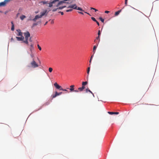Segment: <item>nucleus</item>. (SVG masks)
I'll return each instance as SVG.
<instances>
[{
	"label": "nucleus",
	"instance_id": "obj_51",
	"mask_svg": "<svg viewBox=\"0 0 159 159\" xmlns=\"http://www.w3.org/2000/svg\"><path fill=\"white\" fill-rule=\"evenodd\" d=\"M62 8H63H63H65V7H66V6H62Z\"/></svg>",
	"mask_w": 159,
	"mask_h": 159
},
{
	"label": "nucleus",
	"instance_id": "obj_2",
	"mask_svg": "<svg viewBox=\"0 0 159 159\" xmlns=\"http://www.w3.org/2000/svg\"><path fill=\"white\" fill-rule=\"evenodd\" d=\"M67 8L76 9L81 11H84L81 7H78L76 4L70 5Z\"/></svg>",
	"mask_w": 159,
	"mask_h": 159
},
{
	"label": "nucleus",
	"instance_id": "obj_20",
	"mask_svg": "<svg viewBox=\"0 0 159 159\" xmlns=\"http://www.w3.org/2000/svg\"><path fill=\"white\" fill-rule=\"evenodd\" d=\"M93 55H93H93L91 56V58H90V60H89V63H89V66H90L91 63V61H92V58H93Z\"/></svg>",
	"mask_w": 159,
	"mask_h": 159
},
{
	"label": "nucleus",
	"instance_id": "obj_15",
	"mask_svg": "<svg viewBox=\"0 0 159 159\" xmlns=\"http://www.w3.org/2000/svg\"><path fill=\"white\" fill-rule=\"evenodd\" d=\"M11 24L12 25V26L11 30L12 31H14V26L13 22L12 21L11 22Z\"/></svg>",
	"mask_w": 159,
	"mask_h": 159
},
{
	"label": "nucleus",
	"instance_id": "obj_8",
	"mask_svg": "<svg viewBox=\"0 0 159 159\" xmlns=\"http://www.w3.org/2000/svg\"><path fill=\"white\" fill-rule=\"evenodd\" d=\"M29 49L31 52L32 53L33 51L34 50V44H33V43L31 44L30 47L29 48Z\"/></svg>",
	"mask_w": 159,
	"mask_h": 159
},
{
	"label": "nucleus",
	"instance_id": "obj_50",
	"mask_svg": "<svg viewBox=\"0 0 159 159\" xmlns=\"http://www.w3.org/2000/svg\"><path fill=\"white\" fill-rule=\"evenodd\" d=\"M94 8H93V7H91V10H92V9L94 10Z\"/></svg>",
	"mask_w": 159,
	"mask_h": 159
},
{
	"label": "nucleus",
	"instance_id": "obj_41",
	"mask_svg": "<svg viewBox=\"0 0 159 159\" xmlns=\"http://www.w3.org/2000/svg\"><path fill=\"white\" fill-rule=\"evenodd\" d=\"M105 12L106 13H108L109 12V11H105Z\"/></svg>",
	"mask_w": 159,
	"mask_h": 159
},
{
	"label": "nucleus",
	"instance_id": "obj_37",
	"mask_svg": "<svg viewBox=\"0 0 159 159\" xmlns=\"http://www.w3.org/2000/svg\"><path fill=\"white\" fill-rule=\"evenodd\" d=\"M57 8H58V9H61V10L63 9L62 7H58Z\"/></svg>",
	"mask_w": 159,
	"mask_h": 159
},
{
	"label": "nucleus",
	"instance_id": "obj_47",
	"mask_svg": "<svg viewBox=\"0 0 159 159\" xmlns=\"http://www.w3.org/2000/svg\"><path fill=\"white\" fill-rule=\"evenodd\" d=\"M7 11H6L4 12V14H7Z\"/></svg>",
	"mask_w": 159,
	"mask_h": 159
},
{
	"label": "nucleus",
	"instance_id": "obj_29",
	"mask_svg": "<svg viewBox=\"0 0 159 159\" xmlns=\"http://www.w3.org/2000/svg\"><path fill=\"white\" fill-rule=\"evenodd\" d=\"M91 19L94 21L95 22V21H96V19H95V18L93 17H91Z\"/></svg>",
	"mask_w": 159,
	"mask_h": 159
},
{
	"label": "nucleus",
	"instance_id": "obj_52",
	"mask_svg": "<svg viewBox=\"0 0 159 159\" xmlns=\"http://www.w3.org/2000/svg\"><path fill=\"white\" fill-rule=\"evenodd\" d=\"M49 103H46L45 104V105H48V104H49Z\"/></svg>",
	"mask_w": 159,
	"mask_h": 159
},
{
	"label": "nucleus",
	"instance_id": "obj_46",
	"mask_svg": "<svg viewBox=\"0 0 159 159\" xmlns=\"http://www.w3.org/2000/svg\"><path fill=\"white\" fill-rule=\"evenodd\" d=\"M51 24H53L54 23V21L53 20H52L51 22Z\"/></svg>",
	"mask_w": 159,
	"mask_h": 159
},
{
	"label": "nucleus",
	"instance_id": "obj_25",
	"mask_svg": "<svg viewBox=\"0 0 159 159\" xmlns=\"http://www.w3.org/2000/svg\"><path fill=\"white\" fill-rule=\"evenodd\" d=\"M86 91L87 92L88 91H89V92H90V93H92L93 94L92 92L89 89V88H87L86 89Z\"/></svg>",
	"mask_w": 159,
	"mask_h": 159
},
{
	"label": "nucleus",
	"instance_id": "obj_44",
	"mask_svg": "<svg viewBox=\"0 0 159 159\" xmlns=\"http://www.w3.org/2000/svg\"><path fill=\"white\" fill-rule=\"evenodd\" d=\"M73 91L75 92H79V91L78 90H74Z\"/></svg>",
	"mask_w": 159,
	"mask_h": 159
},
{
	"label": "nucleus",
	"instance_id": "obj_33",
	"mask_svg": "<svg viewBox=\"0 0 159 159\" xmlns=\"http://www.w3.org/2000/svg\"><path fill=\"white\" fill-rule=\"evenodd\" d=\"M78 89L80 91H82L83 90V89L81 87L79 88Z\"/></svg>",
	"mask_w": 159,
	"mask_h": 159
},
{
	"label": "nucleus",
	"instance_id": "obj_18",
	"mask_svg": "<svg viewBox=\"0 0 159 159\" xmlns=\"http://www.w3.org/2000/svg\"><path fill=\"white\" fill-rule=\"evenodd\" d=\"M25 18H26V16L25 15H22L20 17V18L21 20H23Z\"/></svg>",
	"mask_w": 159,
	"mask_h": 159
},
{
	"label": "nucleus",
	"instance_id": "obj_13",
	"mask_svg": "<svg viewBox=\"0 0 159 159\" xmlns=\"http://www.w3.org/2000/svg\"><path fill=\"white\" fill-rule=\"evenodd\" d=\"M108 113L109 114L112 115V114H119V112H108Z\"/></svg>",
	"mask_w": 159,
	"mask_h": 159
},
{
	"label": "nucleus",
	"instance_id": "obj_16",
	"mask_svg": "<svg viewBox=\"0 0 159 159\" xmlns=\"http://www.w3.org/2000/svg\"><path fill=\"white\" fill-rule=\"evenodd\" d=\"M121 11V10H119L118 11L115 12V16H117L119 14V13H120Z\"/></svg>",
	"mask_w": 159,
	"mask_h": 159
},
{
	"label": "nucleus",
	"instance_id": "obj_35",
	"mask_svg": "<svg viewBox=\"0 0 159 159\" xmlns=\"http://www.w3.org/2000/svg\"><path fill=\"white\" fill-rule=\"evenodd\" d=\"M31 54H30V56L31 57L33 58V57H34V55L32 54V52H31Z\"/></svg>",
	"mask_w": 159,
	"mask_h": 159
},
{
	"label": "nucleus",
	"instance_id": "obj_39",
	"mask_svg": "<svg viewBox=\"0 0 159 159\" xmlns=\"http://www.w3.org/2000/svg\"><path fill=\"white\" fill-rule=\"evenodd\" d=\"M100 34H101V33H100V30H99L98 32V36H100Z\"/></svg>",
	"mask_w": 159,
	"mask_h": 159
},
{
	"label": "nucleus",
	"instance_id": "obj_34",
	"mask_svg": "<svg viewBox=\"0 0 159 159\" xmlns=\"http://www.w3.org/2000/svg\"><path fill=\"white\" fill-rule=\"evenodd\" d=\"M58 9V8H54L52 10V11H57Z\"/></svg>",
	"mask_w": 159,
	"mask_h": 159
},
{
	"label": "nucleus",
	"instance_id": "obj_6",
	"mask_svg": "<svg viewBox=\"0 0 159 159\" xmlns=\"http://www.w3.org/2000/svg\"><path fill=\"white\" fill-rule=\"evenodd\" d=\"M16 38L18 41H23L24 39V37L23 36H21V37H16Z\"/></svg>",
	"mask_w": 159,
	"mask_h": 159
},
{
	"label": "nucleus",
	"instance_id": "obj_56",
	"mask_svg": "<svg viewBox=\"0 0 159 159\" xmlns=\"http://www.w3.org/2000/svg\"><path fill=\"white\" fill-rule=\"evenodd\" d=\"M19 14V13H18V14H17V16H18V15Z\"/></svg>",
	"mask_w": 159,
	"mask_h": 159
},
{
	"label": "nucleus",
	"instance_id": "obj_11",
	"mask_svg": "<svg viewBox=\"0 0 159 159\" xmlns=\"http://www.w3.org/2000/svg\"><path fill=\"white\" fill-rule=\"evenodd\" d=\"M75 86L74 85H71L70 86V88L69 89L70 92H73L74 90V87Z\"/></svg>",
	"mask_w": 159,
	"mask_h": 159
},
{
	"label": "nucleus",
	"instance_id": "obj_26",
	"mask_svg": "<svg viewBox=\"0 0 159 159\" xmlns=\"http://www.w3.org/2000/svg\"><path fill=\"white\" fill-rule=\"evenodd\" d=\"M52 68L51 67H50L49 68V69H48V70H49V71L50 72H51L52 71Z\"/></svg>",
	"mask_w": 159,
	"mask_h": 159
},
{
	"label": "nucleus",
	"instance_id": "obj_43",
	"mask_svg": "<svg viewBox=\"0 0 159 159\" xmlns=\"http://www.w3.org/2000/svg\"><path fill=\"white\" fill-rule=\"evenodd\" d=\"M95 22H96L97 24V25H99V22L97 20H96V21H95Z\"/></svg>",
	"mask_w": 159,
	"mask_h": 159
},
{
	"label": "nucleus",
	"instance_id": "obj_31",
	"mask_svg": "<svg viewBox=\"0 0 159 159\" xmlns=\"http://www.w3.org/2000/svg\"><path fill=\"white\" fill-rule=\"evenodd\" d=\"M37 47L39 50L41 51L42 49L41 47L39 46V44L37 45Z\"/></svg>",
	"mask_w": 159,
	"mask_h": 159
},
{
	"label": "nucleus",
	"instance_id": "obj_19",
	"mask_svg": "<svg viewBox=\"0 0 159 159\" xmlns=\"http://www.w3.org/2000/svg\"><path fill=\"white\" fill-rule=\"evenodd\" d=\"M90 70V67L89 66V67H88V69H87V74H88L87 77H88Z\"/></svg>",
	"mask_w": 159,
	"mask_h": 159
},
{
	"label": "nucleus",
	"instance_id": "obj_12",
	"mask_svg": "<svg viewBox=\"0 0 159 159\" xmlns=\"http://www.w3.org/2000/svg\"><path fill=\"white\" fill-rule=\"evenodd\" d=\"M41 23L40 21H38L36 23H33L32 25V27H33L35 26L38 25L39 23Z\"/></svg>",
	"mask_w": 159,
	"mask_h": 159
},
{
	"label": "nucleus",
	"instance_id": "obj_23",
	"mask_svg": "<svg viewBox=\"0 0 159 159\" xmlns=\"http://www.w3.org/2000/svg\"><path fill=\"white\" fill-rule=\"evenodd\" d=\"M88 83L87 82L85 81V82H83L82 83V85L83 86H85Z\"/></svg>",
	"mask_w": 159,
	"mask_h": 159
},
{
	"label": "nucleus",
	"instance_id": "obj_28",
	"mask_svg": "<svg viewBox=\"0 0 159 159\" xmlns=\"http://www.w3.org/2000/svg\"><path fill=\"white\" fill-rule=\"evenodd\" d=\"M43 4H46L48 3V1H42L41 2Z\"/></svg>",
	"mask_w": 159,
	"mask_h": 159
},
{
	"label": "nucleus",
	"instance_id": "obj_45",
	"mask_svg": "<svg viewBox=\"0 0 159 159\" xmlns=\"http://www.w3.org/2000/svg\"><path fill=\"white\" fill-rule=\"evenodd\" d=\"M84 12L86 13L87 14H88L89 15L91 16L90 15V14L89 13H88L87 12Z\"/></svg>",
	"mask_w": 159,
	"mask_h": 159
},
{
	"label": "nucleus",
	"instance_id": "obj_9",
	"mask_svg": "<svg viewBox=\"0 0 159 159\" xmlns=\"http://www.w3.org/2000/svg\"><path fill=\"white\" fill-rule=\"evenodd\" d=\"M66 3L65 1H60L58 2L57 4L56 5V7H58L59 6L61 5L63 3Z\"/></svg>",
	"mask_w": 159,
	"mask_h": 159
},
{
	"label": "nucleus",
	"instance_id": "obj_38",
	"mask_svg": "<svg viewBox=\"0 0 159 159\" xmlns=\"http://www.w3.org/2000/svg\"><path fill=\"white\" fill-rule=\"evenodd\" d=\"M59 13H61V15H63L64 14V13L63 12H61V11H60L59 12Z\"/></svg>",
	"mask_w": 159,
	"mask_h": 159
},
{
	"label": "nucleus",
	"instance_id": "obj_17",
	"mask_svg": "<svg viewBox=\"0 0 159 159\" xmlns=\"http://www.w3.org/2000/svg\"><path fill=\"white\" fill-rule=\"evenodd\" d=\"M57 96V94L56 92L55 94H53L51 96V97H52V98H53L56 97Z\"/></svg>",
	"mask_w": 159,
	"mask_h": 159
},
{
	"label": "nucleus",
	"instance_id": "obj_36",
	"mask_svg": "<svg viewBox=\"0 0 159 159\" xmlns=\"http://www.w3.org/2000/svg\"><path fill=\"white\" fill-rule=\"evenodd\" d=\"M128 0H125V5L126 6L127 5V2Z\"/></svg>",
	"mask_w": 159,
	"mask_h": 159
},
{
	"label": "nucleus",
	"instance_id": "obj_1",
	"mask_svg": "<svg viewBox=\"0 0 159 159\" xmlns=\"http://www.w3.org/2000/svg\"><path fill=\"white\" fill-rule=\"evenodd\" d=\"M48 12H47V10H45L43 12L40 13V15H36L33 19H30L29 20H33L34 22H36L37 20L39 19V18H41L42 16L45 15V14L47 15L48 14Z\"/></svg>",
	"mask_w": 159,
	"mask_h": 159
},
{
	"label": "nucleus",
	"instance_id": "obj_21",
	"mask_svg": "<svg viewBox=\"0 0 159 159\" xmlns=\"http://www.w3.org/2000/svg\"><path fill=\"white\" fill-rule=\"evenodd\" d=\"M53 3H52L51 2H50L49 3L48 7H51L53 6Z\"/></svg>",
	"mask_w": 159,
	"mask_h": 159
},
{
	"label": "nucleus",
	"instance_id": "obj_24",
	"mask_svg": "<svg viewBox=\"0 0 159 159\" xmlns=\"http://www.w3.org/2000/svg\"><path fill=\"white\" fill-rule=\"evenodd\" d=\"M99 19H100V20L103 23L104 22V19H103L102 17H100L99 18Z\"/></svg>",
	"mask_w": 159,
	"mask_h": 159
},
{
	"label": "nucleus",
	"instance_id": "obj_14",
	"mask_svg": "<svg viewBox=\"0 0 159 159\" xmlns=\"http://www.w3.org/2000/svg\"><path fill=\"white\" fill-rule=\"evenodd\" d=\"M97 46H94L93 47V54L94 55V54L95 53V51H96V48H97Z\"/></svg>",
	"mask_w": 159,
	"mask_h": 159
},
{
	"label": "nucleus",
	"instance_id": "obj_32",
	"mask_svg": "<svg viewBox=\"0 0 159 159\" xmlns=\"http://www.w3.org/2000/svg\"><path fill=\"white\" fill-rule=\"evenodd\" d=\"M73 10L72 9H68V10H67L66 11V12H70V11H72Z\"/></svg>",
	"mask_w": 159,
	"mask_h": 159
},
{
	"label": "nucleus",
	"instance_id": "obj_27",
	"mask_svg": "<svg viewBox=\"0 0 159 159\" xmlns=\"http://www.w3.org/2000/svg\"><path fill=\"white\" fill-rule=\"evenodd\" d=\"M56 92V93H57V96L60 95L63 93L62 92H61L59 93H58L57 92Z\"/></svg>",
	"mask_w": 159,
	"mask_h": 159
},
{
	"label": "nucleus",
	"instance_id": "obj_57",
	"mask_svg": "<svg viewBox=\"0 0 159 159\" xmlns=\"http://www.w3.org/2000/svg\"><path fill=\"white\" fill-rule=\"evenodd\" d=\"M38 13V12H35L36 13Z\"/></svg>",
	"mask_w": 159,
	"mask_h": 159
},
{
	"label": "nucleus",
	"instance_id": "obj_3",
	"mask_svg": "<svg viewBox=\"0 0 159 159\" xmlns=\"http://www.w3.org/2000/svg\"><path fill=\"white\" fill-rule=\"evenodd\" d=\"M24 36L25 37V40H24L23 43L28 45L29 43L28 41V39L30 36V33L28 31L26 32L25 33H24Z\"/></svg>",
	"mask_w": 159,
	"mask_h": 159
},
{
	"label": "nucleus",
	"instance_id": "obj_4",
	"mask_svg": "<svg viewBox=\"0 0 159 159\" xmlns=\"http://www.w3.org/2000/svg\"><path fill=\"white\" fill-rule=\"evenodd\" d=\"M32 67L36 68L38 66V64L33 60L30 63Z\"/></svg>",
	"mask_w": 159,
	"mask_h": 159
},
{
	"label": "nucleus",
	"instance_id": "obj_5",
	"mask_svg": "<svg viewBox=\"0 0 159 159\" xmlns=\"http://www.w3.org/2000/svg\"><path fill=\"white\" fill-rule=\"evenodd\" d=\"M100 41V36H98L97 37L96 39L94 40V42L96 43L97 45L98 46Z\"/></svg>",
	"mask_w": 159,
	"mask_h": 159
},
{
	"label": "nucleus",
	"instance_id": "obj_7",
	"mask_svg": "<svg viewBox=\"0 0 159 159\" xmlns=\"http://www.w3.org/2000/svg\"><path fill=\"white\" fill-rule=\"evenodd\" d=\"M54 86L57 89H59L60 90L62 88L61 86L59 85L57 83H55L54 84Z\"/></svg>",
	"mask_w": 159,
	"mask_h": 159
},
{
	"label": "nucleus",
	"instance_id": "obj_55",
	"mask_svg": "<svg viewBox=\"0 0 159 159\" xmlns=\"http://www.w3.org/2000/svg\"><path fill=\"white\" fill-rule=\"evenodd\" d=\"M2 11H0V12H1V13H2Z\"/></svg>",
	"mask_w": 159,
	"mask_h": 159
},
{
	"label": "nucleus",
	"instance_id": "obj_49",
	"mask_svg": "<svg viewBox=\"0 0 159 159\" xmlns=\"http://www.w3.org/2000/svg\"><path fill=\"white\" fill-rule=\"evenodd\" d=\"M29 41H30V42H31L32 41V40L31 39V38H30V39H29Z\"/></svg>",
	"mask_w": 159,
	"mask_h": 159
},
{
	"label": "nucleus",
	"instance_id": "obj_30",
	"mask_svg": "<svg viewBox=\"0 0 159 159\" xmlns=\"http://www.w3.org/2000/svg\"><path fill=\"white\" fill-rule=\"evenodd\" d=\"M60 90H62V91H67V92H68L67 90H66V89H63L62 88H61V89Z\"/></svg>",
	"mask_w": 159,
	"mask_h": 159
},
{
	"label": "nucleus",
	"instance_id": "obj_10",
	"mask_svg": "<svg viewBox=\"0 0 159 159\" xmlns=\"http://www.w3.org/2000/svg\"><path fill=\"white\" fill-rule=\"evenodd\" d=\"M17 31L18 33V34H17V36H23L22 35V33L21 32V30L19 29L17 30Z\"/></svg>",
	"mask_w": 159,
	"mask_h": 159
},
{
	"label": "nucleus",
	"instance_id": "obj_53",
	"mask_svg": "<svg viewBox=\"0 0 159 159\" xmlns=\"http://www.w3.org/2000/svg\"><path fill=\"white\" fill-rule=\"evenodd\" d=\"M11 41H13L14 39L12 38L11 39Z\"/></svg>",
	"mask_w": 159,
	"mask_h": 159
},
{
	"label": "nucleus",
	"instance_id": "obj_54",
	"mask_svg": "<svg viewBox=\"0 0 159 159\" xmlns=\"http://www.w3.org/2000/svg\"><path fill=\"white\" fill-rule=\"evenodd\" d=\"M47 23H48V22H46L45 23V24H44V25H46V24H47Z\"/></svg>",
	"mask_w": 159,
	"mask_h": 159
},
{
	"label": "nucleus",
	"instance_id": "obj_22",
	"mask_svg": "<svg viewBox=\"0 0 159 159\" xmlns=\"http://www.w3.org/2000/svg\"><path fill=\"white\" fill-rule=\"evenodd\" d=\"M59 0H53L51 1L52 3L53 4H55L57 2L59 1Z\"/></svg>",
	"mask_w": 159,
	"mask_h": 159
},
{
	"label": "nucleus",
	"instance_id": "obj_42",
	"mask_svg": "<svg viewBox=\"0 0 159 159\" xmlns=\"http://www.w3.org/2000/svg\"><path fill=\"white\" fill-rule=\"evenodd\" d=\"M78 12L80 14H82V15H83L84 14V13L83 12H82L78 11Z\"/></svg>",
	"mask_w": 159,
	"mask_h": 159
},
{
	"label": "nucleus",
	"instance_id": "obj_40",
	"mask_svg": "<svg viewBox=\"0 0 159 159\" xmlns=\"http://www.w3.org/2000/svg\"><path fill=\"white\" fill-rule=\"evenodd\" d=\"M84 86H85L82 85V87H81L83 89H84L85 88Z\"/></svg>",
	"mask_w": 159,
	"mask_h": 159
},
{
	"label": "nucleus",
	"instance_id": "obj_48",
	"mask_svg": "<svg viewBox=\"0 0 159 159\" xmlns=\"http://www.w3.org/2000/svg\"><path fill=\"white\" fill-rule=\"evenodd\" d=\"M94 10H95V12H96V11H98V10H97L96 9H95V8H94Z\"/></svg>",
	"mask_w": 159,
	"mask_h": 159
}]
</instances>
